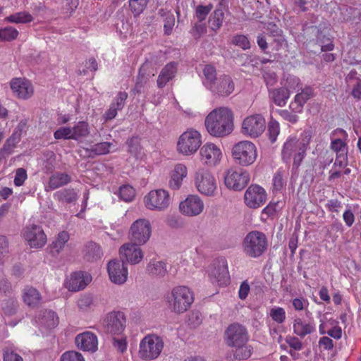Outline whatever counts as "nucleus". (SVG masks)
<instances>
[{
    "instance_id": "nucleus-1",
    "label": "nucleus",
    "mask_w": 361,
    "mask_h": 361,
    "mask_svg": "<svg viewBox=\"0 0 361 361\" xmlns=\"http://www.w3.org/2000/svg\"><path fill=\"white\" fill-rule=\"evenodd\" d=\"M311 138L310 131L303 132L299 138L289 136L282 146V160L286 163L293 160V167H299L306 156Z\"/></svg>"
},
{
    "instance_id": "nucleus-2",
    "label": "nucleus",
    "mask_w": 361,
    "mask_h": 361,
    "mask_svg": "<svg viewBox=\"0 0 361 361\" xmlns=\"http://www.w3.org/2000/svg\"><path fill=\"white\" fill-rule=\"evenodd\" d=\"M208 133L216 137H223L233 130V115L227 107H219L212 111L204 121Z\"/></svg>"
},
{
    "instance_id": "nucleus-3",
    "label": "nucleus",
    "mask_w": 361,
    "mask_h": 361,
    "mask_svg": "<svg viewBox=\"0 0 361 361\" xmlns=\"http://www.w3.org/2000/svg\"><path fill=\"white\" fill-rule=\"evenodd\" d=\"M194 301L193 292L185 286L174 287L166 296L169 309L174 313L186 312Z\"/></svg>"
},
{
    "instance_id": "nucleus-4",
    "label": "nucleus",
    "mask_w": 361,
    "mask_h": 361,
    "mask_svg": "<svg viewBox=\"0 0 361 361\" xmlns=\"http://www.w3.org/2000/svg\"><path fill=\"white\" fill-rule=\"evenodd\" d=\"M242 247L243 253L250 258H258L268 248V239L265 233L259 231H252L245 236Z\"/></svg>"
},
{
    "instance_id": "nucleus-5",
    "label": "nucleus",
    "mask_w": 361,
    "mask_h": 361,
    "mask_svg": "<svg viewBox=\"0 0 361 361\" xmlns=\"http://www.w3.org/2000/svg\"><path fill=\"white\" fill-rule=\"evenodd\" d=\"M231 152L235 162L242 166L252 165L257 157L255 145L248 140L240 141L234 145Z\"/></svg>"
},
{
    "instance_id": "nucleus-6",
    "label": "nucleus",
    "mask_w": 361,
    "mask_h": 361,
    "mask_svg": "<svg viewBox=\"0 0 361 361\" xmlns=\"http://www.w3.org/2000/svg\"><path fill=\"white\" fill-rule=\"evenodd\" d=\"M202 135L199 131L189 128L183 132L177 142V152L184 156H190L197 151L202 145Z\"/></svg>"
},
{
    "instance_id": "nucleus-7",
    "label": "nucleus",
    "mask_w": 361,
    "mask_h": 361,
    "mask_svg": "<svg viewBox=\"0 0 361 361\" xmlns=\"http://www.w3.org/2000/svg\"><path fill=\"white\" fill-rule=\"evenodd\" d=\"M164 341L156 334L145 336L140 343L139 355L145 360H152L157 358L163 348Z\"/></svg>"
},
{
    "instance_id": "nucleus-8",
    "label": "nucleus",
    "mask_w": 361,
    "mask_h": 361,
    "mask_svg": "<svg viewBox=\"0 0 361 361\" xmlns=\"http://www.w3.org/2000/svg\"><path fill=\"white\" fill-rule=\"evenodd\" d=\"M194 184L197 190L202 195L214 197L217 194V180L208 170L198 169L194 176Z\"/></svg>"
},
{
    "instance_id": "nucleus-9",
    "label": "nucleus",
    "mask_w": 361,
    "mask_h": 361,
    "mask_svg": "<svg viewBox=\"0 0 361 361\" xmlns=\"http://www.w3.org/2000/svg\"><path fill=\"white\" fill-rule=\"evenodd\" d=\"M143 202L146 209L150 211L164 212L169 207L171 197L166 190H152L145 195Z\"/></svg>"
},
{
    "instance_id": "nucleus-10",
    "label": "nucleus",
    "mask_w": 361,
    "mask_h": 361,
    "mask_svg": "<svg viewBox=\"0 0 361 361\" xmlns=\"http://www.w3.org/2000/svg\"><path fill=\"white\" fill-rule=\"evenodd\" d=\"M126 325V317L121 311L108 313L102 321L104 331L112 336H121Z\"/></svg>"
},
{
    "instance_id": "nucleus-11",
    "label": "nucleus",
    "mask_w": 361,
    "mask_h": 361,
    "mask_svg": "<svg viewBox=\"0 0 361 361\" xmlns=\"http://www.w3.org/2000/svg\"><path fill=\"white\" fill-rule=\"evenodd\" d=\"M209 280L213 284L222 286L229 283L230 277L226 261L224 259L214 261L207 269Z\"/></svg>"
},
{
    "instance_id": "nucleus-12",
    "label": "nucleus",
    "mask_w": 361,
    "mask_h": 361,
    "mask_svg": "<svg viewBox=\"0 0 361 361\" xmlns=\"http://www.w3.org/2000/svg\"><path fill=\"white\" fill-rule=\"evenodd\" d=\"M151 233L152 226L149 220L139 219L130 226V239L134 243L144 245L149 240Z\"/></svg>"
},
{
    "instance_id": "nucleus-13",
    "label": "nucleus",
    "mask_w": 361,
    "mask_h": 361,
    "mask_svg": "<svg viewBox=\"0 0 361 361\" xmlns=\"http://www.w3.org/2000/svg\"><path fill=\"white\" fill-rule=\"evenodd\" d=\"M265 124V119L261 114L247 116L242 123V133L251 137H257L264 131Z\"/></svg>"
},
{
    "instance_id": "nucleus-14",
    "label": "nucleus",
    "mask_w": 361,
    "mask_h": 361,
    "mask_svg": "<svg viewBox=\"0 0 361 361\" xmlns=\"http://www.w3.org/2000/svg\"><path fill=\"white\" fill-rule=\"evenodd\" d=\"M249 336L247 329L241 324L234 323L225 331V341L228 346L234 347L247 343Z\"/></svg>"
},
{
    "instance_id": "nucleus-15",
    "label": "nucleus",
    "mask_w": 361,
    "mask_h": 361,
    "mask_svg": "<svg viewBox=\"0 0 361 361\" xmlns=\"http://www.w3.org/2000/svg\"><path fill=\"white\" fill-rule=\"evenodd\" d=\"M267 199L265 190L258 185H251L244 194V202L250 209H257L264 205Z\"/></svg>"
},
{
    "instance_id": "nucleus-16",
    "label": "nucleus",
    "mask_w": 361,
    "mask_h": 361,
    "mask_svg": "<svg viewBox=\"0 0 361 361\" xmlns=\"http://www.w3.org/2000/svg\"><path fill=\"white\" fill-rule=\"evenodd\" d=\"M222 157L221 149L214 143L207 142L200 149V161L208 166H216L220 163Z\"/></svg>"
},
{
    "instance_id": "nucleus-17",
    "label": "nucleus",
    "mask_w": 361,
    "mask_h": 361,
    "mask_svg": "<svg viewBox=\"0 0 361 361\" xmlns=\"http://www.w3.org/2000/svg\"><path fill=\"white\" fill-rule=\"evenodd\" d=\"M249 180V173L243 170L228 169L224 177L225 185L235 191L243 190L247 185Z\"/></svg>"
},
{
    "instance_id": "nucleus-18",
    "label": "nucleus",
    "mask_w": 361,
    "mask_h": 361,
    "mask_svg": "<svg viewBox=\"0 0 361 361\" xmlns=\"http://www.w3.org/2000/svg\"><path fill=\"white\" fill-rule=\"evenodd\" d=\"M204 209V202L197 195H190L180 202V212L187 216H196Z\"/></svg>"
},
{
    "instance_id": "nucleus-19",
    "label": "nucleus",
    "mask_w": 361,
    "mask_h": 361,
    "mask_svg": "<svg viewBox=\"0 0 361 361\" xmlns=\"http://www.w3.org/2000/svg\"><path fill=\"white\" fill-rule=\"evenodd\" d=\"M13 95L20 99H28L34 93L32 84L25 78H15L10 82Z\"/></svg>"
},
{
    "instance_id": "nucleus-20",
    "label": "nucleus",
    "mask_w": 361,
    "mask_h": 361,
    "mask_svg": "<svg viewBox=\"0 0 361 361\" xmlns=\"http://www.w3.org/2000/svg\"><path fill=\"white\" fill-rule=\"evenodd\" d=\"M107 271L111 281L115 284L122 285L127 281L128 267L123 262L111 260L108 263Z\"/></svg>"
},
{
    "instance_id": "nucleus-21",
    "label": "nucleus",
    "mask_w": 361,
    "mask_h": 361,
    "mask_svg": "<svg viewBox=\"0 0 361 361\" xmlns=\"http://www.w3.org/2000/svg\"><path fill=\"white\" fill-rule=\"evenodd\" d=\"M140 245L133 242L123 245L119 249L121 262H126L131 264L140 263L144 257Z\"/></svg>"
},
{
    "instance_id": "nucleus-22",
    "label": "nucleus",
    "mask_w": 361,
    "mask_h": 361,
    "mask_svg": "<svg viewBox=\"0 0 361 361\" xmlns=\"http://www.w3.org/2000/svg\"><path fill=\"white\" fill-rule=\"evenodd\" d=\"M23 236L31 247L39 248L47 243V236L42 228L37 225L27 226L23 232Z\"/></svg>"
},
{
    "instance_id": "nucleus-23",
    "label": "nucleus",
    "mask_w": 361,
    "mask_h": 361,
    "mask_svg": "<svg viewBox=\"0 0 361 361\" xmlns=\"http://www.w3.org/2000/svg\"><path fill=\"white\" fill-rule=\"evenodd\" d=\"M331 148L336 153L334 168H345L348 164L347 144L341 139H335L331 142Z\"/></svg>"
},
{
    "instance_id": "nucleus-24",
    "label": "nucleus",
    "mask_w": 361,
    "mask_h": 361,
    "mask_svg": "<svg viewBox=\"0 0 361 361\" xmlns=\"http://www.w3.org/2000/svg\"><path fill=\"white\" fill-rule=\"evenodd\" d=\"M234 88L235 85L231 77L228 75H221L218 77L209 90L218 95L226 97L233 92Z\"/></svg>"
},
{
    "instance_id": "nucleus-25",
    "label": "nucleus",
    "mask_w": 361,
    "mask_h": 361,
    "mask_svg": "<svg viewBox=\"0 0 361 361\" xmlns=\"http://www.w3.org/2000/svg\"><path fill=\"white\" fill-rule=\"evenodd\" d=\"M75 342L77 347L83 351L95 352L97 350V337L92 332L85 331L78 334Z\"/></svg>"
},
{
    "instance_id": "nucleus-26",
    "label": "nucleus",
    "mask_w": 361,
    "mask_h": 361,
    "mask_svg": "<svg viewBox=\"0 0 361 361\" xmlns=\"http://www.w3.org/2000/svg\"><path fill=\"white\" fill-rule=\"evenodd\" d=\"M92 281L90 274L84 271H78L72 274L67 282V288L71 291H79L84 289Z\"/></svg>"
},
{
    "instance_id": "nucleus-27",
    "label": "nucleus",
    "mask_w": 361,
    "mask_h": 361,
    "mask_svg": "<svg viewBox=\"0 0 361 361\" xmlns=\"http://www.w3.org/2000/svg\"><path fill=\"white\" fill-rule=\"evenodd\" d=\"M36 323L42 331L51 329L57 326L59 317L52 310H44L39 313Z\"/></svg>"
},
{
    "instance_id": "nucleus-28",
    "label": "nucleus",
    "mask_w": 361,
    "mask_h": 361,
    "mask_svg": "<svg viewBox=\"0 0 361 361\" xmlns=\"http://www.w3.org/2000/svg\"><path fill=\"white\" fill-rule=\"evenodd\" d=\"M178 71V64L176 62H169L161 70L158 76L157 84L159 88H163L176 76Z\"/></svg>"
},
{
    "instance_id": "nucleus-29",
    "label": "nucleus",
    "mask_w": 361,
    "mask_h": 361,
    "mask_svg": "<svg viewBox=\"0 0 361 361\" xmlns=\"http://www.w3.org/2000/svg\"><path fill=\"white\" fill-rule=\"evenodd\" d=\"M313 96V90L311 87H307L298 93L294 100L290 104V108L294 113H300L302 111L304 104Z\"/></svg>"
},
{
    "instance_id": "nucleus-30",
    "label": "nucleus",
    "mask_w": 361,
    "mask_h": 361,
    "mask_svg": "<svg viewBox=\"0 0 361 361\" xmlns=\"http://www.w3.org/2000/svg\"><path fill=\"white\" fill-rule=\"evenodd\" d=\"M187 167L183 164L175 166L169 180V187L173 190H178L182 185L183 180L187 176Z\"/></svg>"
},
{
    "instance_id": "nucleus-31",
    "label": "nucleus",
    "mask_w": 361,
    "mask_h": 361,
    "mask_svg": "<svg viewBox=\"0 0 361 361\" xmlns=\"http://www.w3.org/2000/svg\"><path fill=\"white\" fill-rule=\"evenodd\" d=\"M269 99L279 106H284L290 97V92L283 86L279 88L269 89Z\"/></svg>"
},
{
    "instance_id": "nucleus-32",
    "label": "nucleus",
    "mask_w": 361,
    "mask_h": 361,
    "mask_svg": "<svg viewBox=\"0 0 361 361\" xmlns=\"http://www.w3.org/2000/svg\"><path fill=\"white\" fill-rule=\"evenodd\" d=\"M293 329L295 334L300 337H305L315 331V325L312 322L307 323L300 318H296L293 322Z\"/></svg>"
},
{
    "instance_id": "nucleus-33",
    "label": "nucleus",
    "mask_w": 361,
    "mask_h": 361,
    "mask_svg": "<svg viewBox=\"0 0 361 361\" xmlns=\"http://www.w3.org/2000/svg\"><path fill=\"white\" fill-rule=\"evenodd\" d=\"M71 181V177L68 174L57 172L50 176L48 187L50 190H55L67 185Z\"/></svg>"
},
{
    "instance_id": "nucleus-34",
    "label": "nucleus",
    "mask_w": 361,
    "mask_h": 361,
    "mask_svg": "<svg viewBox=\"0 0 361 361\" xmlns=\"http://www.w3.org/2000/svg\"><path fill=\"white\" fill-rule=\"evenodd\" d=\"M147 68L148 64H143L140 67L135 87L132 90L133 94H140L142 92L145 85L148 82L149 75L147 73Z\"/></svg>"
},
{
    "instance_id": "nucleus-35",
    "label": "nucleus",
    "mask_w": 361,
    "mask_h": 361,
    "mask_svg": "<svg viewBox=\"0 0 361 361\" xmlns=\"http://www.w3.org/2000/svg\"><path fill=\"white\" fill-rule=\"evenodd\" d=\"M224 19V9L223 8V5L219 4L209 16V23L210 24L211 29L214 31L219 30L223 24Z\"/></svg>"
},
{
    "instance_id": "nucleus-36",
    "label": "nucleus",
    "mask_w": 361,
    "mask_h": 361,
    "mask_svg": "<svg viewBox=\"0 0 361 361\" xmlns=\"http://www.w3.org/2000/svg\"><path fill=\"white\" fill-rule=\"evenodd\" d=\"M85 257L88 261H94L100 259L103 255L102 250L99 245L94 242H89L85 245Z\"/></svg>"
},
{
    "instance_id": "nucleus-37",
    "label": "nucleus",
    "mask_w": 361,
    "mask_h": 361,
    "mask_svg": "<svg viewBox=\"0 0 361 361\" xmlns=\"http://www.w3.org/2000/svg\"><path fill=\"white\" fill-rule=\"evenodd\" d=\"M158 15L161 17L164 20V30L165 35H171L175 25V17L173 14L166 9L160 8L158 11Z\"/></svg>"
},
{
    "instance_id": "nucleus-38",
    "label": "nucleus",
    "mask_w": 361,
    "mask_h": 361,
    "mask_svg": "<svg viewBox=\"0 0 361 361\" xmlns=\"http://www.w3.org/2000/svg\"><path fill=\"white\" fill-rule=\"evenodd\" d=\"M23 297L25 303L30 307L38 305L42 299L39 291L32 287L25 288Z\"/></svg>"
},
{
    "instance_id": "nucleus-39",
    "label": "nucleus",
    "mask_w": 361,
    "mask_h": 361,
    "mask_svg": "<svg viewBox=\"0 0 361 361\" xmlns=\"http://www.w3.org/2000/svg\"><path fill=\"white\" fill-rule=\"evenodd\" d=\"M202 73L204 75L203 85L207 89L209 90L218 79L216 68L212 65H206L202 70Z\"/></svg>"
},
{
    "instance_id": "nucleus-40",
    "label": "nucleus",
    "mask_w": 361,
    "mask_h": 361,
    "mask_svg": "<svg viewBox=\"0 0 361 361\" xmlns=\"http://www.w3.org/2000/svg\"><path fill=\"white\" fill-rule=\"evenodd\" d=\"M4 20L11 23L25 24L32 22L33 20V17L29 12L21 11L6 17Z\"/></svg>"
},
{
    "instance_id": "nucleus-41",
    "label": "nucleus",
    "mask_w": 361,
    "mask_h": 361,
    "mask_svg": "<svg viewBox=\"0 0 361 361\" xmlns=\"http://www.w3.org/2000/svg\"><path fill=\"white\" fill-rule=\"evenodd\" d=\"M54 197L60 202L71 203L78 199V195L73 189L66 188L56 192Z\"/></svg>"
},
{
    "instance_id": "nucleus-42",
    "label": "nucleus",
    "mask_w": 361,
    "mask_h": 361,
    "mask_svg": "<svg viewBox=\"0 0 361 361\" xmlns=\"http://www.w3.org/2000/svg\"><path fill=\"white\" fill-rule=\"evenodd\" d=\"M147 269L150 274L157 276H164L167 273L166 264L163 261H151Z\"/></svg>"
},
{
    "instance_id": "nucleus-43",
    "label": "nucleus",
    "mask_w": 361,
    "mask_h": 361,
    "mask_svg": "<svg viewBox=\"0 0 361 361\" xmlns=\"http://www.w3.org/2000/svg\"><path fill=\"white\" fill-rule=\"evenodd\" d=\"M73 140H78L90 133L89 125L85 121H79L71 128Z\"/></svg>"
},
{
    "instance_id": "nucleus-44",
    "label": "nucleus",
    "mask_w": 361,
    "mask_h": 361,
    "mask_svg": "<svg viewBox=\"0 0 361 361\" xmlns=\"http://www.w3.org/2000/svg\"><path fill=\"white\" fill-rule=\"evenodd\" d=\"M111 146V142H102L91 145L89 148L86 149V151L89 153L90 156L103 155L106 154L110 152Z\"/></svg>"
},
{
    "instance_id": "nucleus-45",
    "label": "nucleus",
    "mask_w": 361,
    "mask_h": 361,
    "mask_svg": "<svg viewBox=\"0 0 361 361\" xmlns=\"http://www.w3.org/2000/svg\"><path fill=\"white\" fill-rule=\"evenodd\" d=\"M69 238L70 236L68 232H60L56 240L51 245V252L52 253H59L63 249L65 244L68 241Z\"/></svg>"
},
{
    "instance_id": "nucleus-46",
    "label": "nucleus",
    "mask_w": 361,
    "mask_h": 361,
    "mask_svg": "<svg viewBox=\"0 0 361 361\" xmlns=\"http://www.w3.org/2000/svg\"><path fill=\"white\" fill-rule=\"evenodd\" d=\"M4 361H23V357L18 353L17 348L11 344H6L3 348Z\"/></svg>"
},
{
    "instance_id": "nucleus-47",
    "label": "nucleus",
    "mask_w": 361,
    "mask_h": 361,
    "mask_svg": "<svg viewBox=\"0 0 361 361\" xmlns=\"http://www.w3.org/2000/svg\"><path fill=\"white\" fill-rule=\"evenodd\" d=\"M235 350L233 353L234 358L238 360H245L248 359L252 353V348L247 343L241 345L234 346Z\"/></svg>"
},
{
    "instance_id": "nucleus-48",
    "label": "nucleus",
    "mask_w": 361,
    "mask_h": 361,
    "mask_svg": "<svg viewBox=\"0 0 361 361\" xmlns=\"http://www.w3.org/2000/svg\"><path fill=\"white\" fill-rule=\"evenodd\" d=\"M281 84L290 92V94L293 92L302 89L300 80L299 78L294 75H288L284 81L281 82Z\"/></svg>"
},
{
    "instance_id": "nucleus-49",
    "label": "nucleus",
    "mask_w": 361,
    "mask_h": 361,
    "mask_svg": "<svg viewBox=\"0 0 361 361\" xmlns=\"http://www.w3.org/2000/svg\"><path fill=\"white\" fill-rule=\"evenodd\" d=\"M118 195L121 200L130 202L135 197V190L129 185H123L119 188Z\"/></svg>"
},
{
    "instance_id": "nucleus-50",
    "label": "nucleus",
    "mask_w": 361,
    "mask_h": 361,
    "mask_svg": "<svg viewBox=\"0 0 361 361\" xmlns=\"http://www.w3.org/2000/svg\"><path fill=\"white\" fill-rule=\"evenodd\" d=\"M263 80L269 91L278 82V76L276 73L269 69H263L262 71Z\"/></svg>"
},
{
    "instance_id": "nucleus-51",
    "label": "nucleus",
    "mask_w": 361,
    "mask_h": 361,
    "mask_svg": "<svg viewBox=\"0 0 361 361\" xmlns=\"http://www.w3.org/2000/svg\"><path fill=\"white\" fill-rule=\"evenodd\" d=\"M18 304L15 298L4 300L1 303V309L6 315L11 316L16 313Z\"/></svg>"
},
{
    "instance_id": "nucleus-52",
    "label": "nucleus",
    "mask_w": 361,
    "mask_h": 361,
    "mask_svg": "<svg viewBox=\"0 0 361 361\" xmlns=\"http://www.w3.org/2000/svg\"><path fill=\"white\" fill-rule=\"evenodd\" d=\"M149 0H129V8L135 16H140L146 8Z\"/></svg>"
},
{
    "instance_id": "nucleus-53",
    "label": "nucleus",
    "mask_w": 361,
    "mask_h": 361,
    "mask_svg": "<svg viewBox=\"0 0 361 361\" xmlns=\"http://www.w3.org/2000/svg\"><path fill=\"white\" fill-rule=\"evenodd\" d=\"M269 316L278 324H282L285 322L286 318V311L283 307H274L269 311Z\"/></svg>"
},
{
    "instance_id": "nucleus-54",
    "label": "nucleus",
    "mask_w": 361,
    "mask_h": 361,
    "mask_svg": "<svg viewBox=\"0 0 361 361\" xmlns=\"http://www.w3.org/2000/svg\"><path fill=\"white\" fill-rule=\"evenodd\" d=\"M18 31L13 27H6L4 29H0V41H12L17 38Z\"/></svg>"
},
{
    "instance_id": "nucleus-55",
    "label": "nucleus",
    "mask_w": 361,
    "mask_h": 361,
    "mask_svg": "<svg viewBox=\"0 0 361 361\" xmlns=\"http://www.w3.org/2000/svg\"><path fill=\"white\" fill-rule=\"evenodd\" d=\"M279 132V123L276 121L271 119L268 123V133L269 139L272 143L276 140Z\"/></svg>"
},
{
    "instance_id": "nucleus-56",
    "label": "nucleus",
    "mask_w": 361,
    "mask_h": 361,
    "mask_svg": "<svg viewBox=\"0 0 361 361\" xmlns=\"http://www.w3.org/2000/svg\"><path fill=\"white\" fill-rule=\"evenodd\" d=\"M212 8L213 6L212 4L207 6L200 5L197 6L195 10V17L197 20L199 22H202L205 20Z\"/></svg>"
},
{
    "instance_id": "nucleus-57",
    "label": "nucleus",
    "mask_w": 361,
    "mask_h": 361,
    "mask_svg": "<svg viewBox=\"0 0 361 361\" xmlns=\"http://www.w3.org/2000/svg\"><path fill=\"white\" fill-rule=\"evenodd\" d=\"M286 180L283 178V172L279 170L273 177V188L276 191H281L286 185Z\"/></svg>"
},
{
    "instance_id": "nucleus-58",
    "label": "nucleus",
    "mask_w": 361,
    "mask_h": 361,
    "mask_svg": "<svg viewBox=\"0 0 361 361\" xmlns=\"http://www.w3.org/2000/svg\"><path fill=\"white\" fill-rule=\"evenodd\" d=\"M73 134L71 127H61L57 129L54 133V137L56 140H73Z\"/></svg>"
},
{
    "instance_id": "nucleus-59",
    "label": "nucleus",
    "mask_w": 361,
    "mask_h": 361,
    "mask_svg": "<svg viewBox=\"0 0 361 361\" xmlns=\"http://www.w3.org/2000/svg\"><path fill=\"white\" fill-rule=\"evenodd\" d=\"M232 42L235 46L240 47L243 50L250 48V42L247 37L244 35H237L233 37Z\"/></svg>"
},
{
    "instance_id": "nucleus-60",
    "label": "nucleus",
    "mask_w": 361,
    "mask_h": 361,
    "mask_svg": "<svg viewBox=\"0 0 361 361\" xmlns=\"http://www.w3.org/2000/svg\"><path fill=\"white\" fill-rule=\"evenodd\" d=\"M278 202H270L262 211L261 219L266 221L269 217H272L276 214Z\"/></svg>"
},
{
    "instance_id": "nucleus-61",
    "label": "nucleus",
    "mask_w": 361,
    "mask_h": 361,
    "mask_svg": "<svg viewBox=\"0 0 361 361\" xmlns=\"http://www.w3.org/2000/svg\"><path fill=\"white\" fill-rule=\"evenodd\" d=\"M60 361H85V359L81 353L72 350L63 353Z\"/></svg>"
},
{
    "instance_id": "nucleus-62",
    "label": "nucleus",
    "mask_w": 361,
    "mask_h": 361,
    "mask_svg": "<svg viewBox=\"0 0 361 361\" xmlns=\"http://www.w3.org/2000/svg\"><path fill=\"white\" fill-rule=\"evenodd\" d=\"M127 98L128 94L126 92H119L111 104L120 111L123 108Z\"/></svg>"
},
{
    "instance_id": "nucleus-63",
    "label": "nucleus",
    "mask_w": 361,
    "mask_h": 361,
    "mask_svg": "<svg viewBox=\"0 0 361 361\" xmlns=\"http://www.w3.org/2000/svg\"><path fill=\"white\" fill-rule=\"evenodd\" d=\"M94 303V300L90 295H84L80 298L78 301V306L82 310H87L90 308Z\"/></svg>"
},
{
    "instance_id": "nucleus-64",
    "label": "nucleus",
    "mask_w": 361,
    "mask_h": 361,
    "mask_svg": "<svg viewBox=\"0 0 361 361\" xmlns=\"http://www.w3.org/2000/svg\"><path fill=\"white\" fill-rule=\"evenodd\" d=\"M292 304L296 311H302L307 308L309 302L304 297H299L293 299Z\"/></svg>"
}]
</instances>
